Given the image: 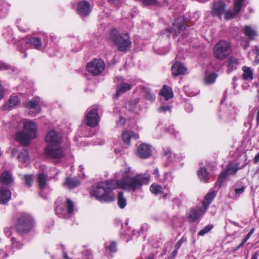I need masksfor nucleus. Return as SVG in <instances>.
Instances as JSON below:
<instances>
[{"instance_id":"obj_1","label":"nucleus","mask_w":259,"mask_h":259,"mask_svg":"<svg viewBox=\"0 0 259 259\" xmlns=\"http://www.w3.org/2000/svg\"><path fill=\"white\" fill-rule=\"evenodd\" d=\"M131 168L126 167L115 174V180L101 182L93 185L90 194L102 203H109L114 201L112 191L117 188H122L129 191H135L142 185L148 184L150 175L144 174L131 177Z\"/></svg>"},{"instance_id":"obj_2","label":"nucleus","mask_w":259,"mask_h":259,"mask_svg":"<svg viewBox=\"0 0 259 259\" xmlns=\"http://www.w3.org/2000/svg\"><path fill=\"white\" fill-rule=\"evenodd\" d=\"M45 140L48 143L45 153L50 159H60L64 157V152L60 146L62 135L52 130L47 134Z\"/></svg>"},{"instance_id":"obj_3","label":"nucleus","mask_w":259,"mask_h":259,"mask_svg":"<svg viewBox=\"0 0 259 259\" xmlns=\"http://www.w3.org/2000/svg\"><path fill=\"white\" fill-rule=\"evenodd\" d=\"M24 131L17 132L15 135V140L24 145H28L31 139L37 136V126L36 123L30 120H24L23 121Z\"/></svg>"},{"instance_id":"obj_4","label":"nucleus","mask_w":259,"mask_h":259,"mask_svg":"<svg viewBox=\"0 0 259 259\" xmlns=\"http://www.w3.org/2000/svg\"><path fill=\"white\" fill-rule=\"evenodd\" d=\"M33 226L34 220L30 214L24 212L17 213L15 229L19 234L29 232Z\"/></svg>"},{"instance_id":"obj_5","label":"nucleus","mask_w":259,"mask_h":259,"mask_svg":"<svg viewBox=\"0 0 259 259\" xmlns=\"http://www.w3.org/2000/svg\"><path fill=\"white\" fill-rule=\"evenodd\" d=\"M110 39L117 46L119 51L125 53L131 47V41L127 33L119 34L116 29H112L109 34Z\"/></svg>"},{"instance_id":"obj_6","label":"nucleus","mask_w":259,"mask_h":259,"mask_svg":"<svg viewBox=\"0 0 259 259\" xmlns=\"http://www.w3.org/2000/svg\"><path fill=\"white\" fill-rule=\"evenodd\" d=\"M48 42V37L47 35L42 34L39 37H32L27 40L24 44V47L19 46V51L23 53L25 49L34 48L37 50H41L47 48Z\"/></svg>"},{"instance_id":"obj_7","label":"nucleus","mask_w":259,"mask_h":259,"mask_svg":"<svg viewBox=\"0 0 259 259\" xmlns=\"http://www.w3.org/2000/svg\"><path fill=\"white\" fill-rule=\"evenodd\" d=\"M230 43L225 40H221L215 44L213 48V54L217 59L223 60L230 53Z\"/></svg>"},{"instance_id":"obj_8","label":"nucleus","mask_w":259,"mask_h":259,"mask_svg":"<svg viewBox=\"0 0 259 259\" xmlns=\"http://www.w3.org/2000/svg\"><path fill=\"white\" fill-rule=\"evenodd\" d=\"M75 210L73 202L69 198H67L65 205L64 207L58 206L55 211L56 214L60 218L69 219L72 217Z\"/></svg>"},{"instance_id":"obj_9","label":"nucleus","mask_w":259,"mask_h":259,"mask_svg":"<svg viewBox=\"0 0 259 259\" xmlns=\"http://www.w3.org/2000/svg\"><path fill=\"white\" fill-rule=\"evenodd\" d=\"M247 162L244 163L239 168V163L234 164L232 162L229 163L227 165L226 170L223 171L220 175L216 183V185H218L219 187H220L224 180L226 179L228 176L235 175L239 168L241 169L244 168Z\"/></svg>"},{"instance_id":"obj_10","label":"nucleus","mask_w":259,"mask_h":259,"mask_svg":"<svg viewBox=\"0 0 259 259\" xmlns=\"http://www.w3.org/2000/svg\"><path fill=\"white\" fill-rule=\"evenodd\" d=\"M105 68V64L101 59H95L88 63L87 65L88 71L94 75L100 74Z\"/></svg>"},{"instance_id":"obj_11","label":"nucleus","mask_w":259,"mask_h":259,"mask_svg":"<svg viewBox=\"0 0 259 259\" xmlns=\"http://www.w3.org/2000/svg\"><path fill=\"white\" fill-rule=\"evenodd\" d=\"M87 124L91 127L97 126L99 121L98 108L94 106L87 110L86 115Z\"/></svg>"},{"instance_id":"obj_12","label":"nucleus","mask_w":259,"mask_h":259,"mask_svg":"<svg viewBox=\"0 0 259 259\" xmlns=\"http://www.w3.org/2000/svg\"><path fill=\"white\" fill-rule=\"evenodd\" d=\"M207 210L202 206L191 208L188 212V219L190 223L199 221Z\"/></svg>"},{"instance_id":"obj_13","label":"nucleus","mask_w":259,"mask_h":259,"mask_svg":"<svg viewBox=\"0 0 259 259\" xmlns=\"http://www.w3.org/2000/svg\"><path fill=\"white\" fill-rule=\"evenodd\" d=\"M40 98L38 97H34L30 101L25 104V107L29 110V114L32 116H35L41 110Z\"/></svg>"},{"instance_id":"obj_14","label":"nucleus","mask_w":259,"mask_h":259,"mask_svg":"<svg viewBox=\"0 0 259 259\" xmlns=\"http://www.w3.org/2000/svg\"><path fill=\"white\" fill-rule=\"evenodd\" d=\"M92 11V7L90 3L82 0L78 2L76 5V13L81 18L89 16Z\"/></svg>"},{"instance_id":"obj_15","label":"nucleus","mask_w":259,"mask_h":259,"mask_svg":"<svg viewBox=\"0 0 259 259\" xmlns=\"http://www.w3.org/2000/svg\"><path fill=\"white\" fill-rule=\"evenodd\" d=\"M226 4L222 0H214L211 7V13L213 16L221 18L225 12Z\"/></svg>"},{"instance_id":"obj_16","label":"nucleus","mask_w":259,"mask_h":259,"mask_svg":"<svg viewBox=\"0 0 259 259\" xmlns=\"http://www.w3.org/2000/svg\"><path fill=\"white\" fill-rule=\"evenodd\" d=\"M152 153L150 145L143 143L137 148V155L141 158L145 159L151 156Z\"/></svg>"},{"instance_id":"obj_17","label":"nucleus","mask_w":259,"mask_h":259,"mask_svg":"<svg viewBox=\"0 0 259 259\" xmlns=\"http://www.w3.org/2000/svg\"><path fill=\"white\" fill-rule=\"evenodd\" d=\"M20 99L18 96L12 95L10 99L3 106V110H10L20 104Z\"/></svg>"},{"instance_id":"obj_18","label":"nucleus","mask_w":259,"mask_h":259,"mask_svg":"<svg viewBox=\"0 0 259 259\" xmlns=\"http://www.w3.org/2000/svg\"><path fill=\"white\" fill-rule=\"evenodd\" d=\"M11 191L4 187H0V204L6 205L11 199Z\"/></svg>"},{"instance_id":"obj_19","label":"nucleus","mask_w":259,"mask_h":259,"mask_svg":"<svg viewBox=\"0 0 259 259\" xmlns=\"http://www.w3.org/2000/svg\"><path fill=\"white\" fill-rule=\"evenodd\" d=\"M181 21V19L178 18L175 20L171 30H170L167 29L168 32H174L176 35L180 33L184 29H185V24Z\"/></svg>"},{"instance_id":"obj_20","label":"nucleus","mask_w":259,"mask_h":259,"mask_svg":"<svg viewBox=\"0 0 259 259\" xmlns=\"http://www.w3.org/2000/svg\"><path fill=\"white\" fill-rule=\"evenodd\" d=\"M0 182L4 186H10L13 182L12 173L8 170L3 172L1 176Z\"/></svg>"},{"instance_id":"obj_21","label":"nucleus","mask_w":259,"mask_h":259,"mask_svg":"<svg viewBox=\"0 0 259 259\" xmlns=\"http://www.w3.org/2000/svg\"><path fill=\"white\" fill-rule=\"evenodd\" d=\"M171 71L174 75L178 76L185 74L187 69L183 64L177 62L172 66Z\"/></svg>"},{"instance_id":"obj_22","label":"nucleus","mask_w":259,"mask_h":259,"mask_svg":"<svg viewBox=\"0 0 259 259\" xmlns=\"http://www.w3.org/2000/svg\"><path fill=\"white\" fill-rule=\"evenodd\" d=\"M135 235L134 231H132L130 228L127 226V224L126 223L124 225H122L121 229L120 231V234L121 237L123 239H125L126 241H128L131 238V234Z\"/></svg>"},{"instance_id":"obj_23","label":"nucleus","mask_w":259,"mask_h":259,"mask_svg":"<svg viewBox=\"0 0 259 259\" xmlns=\"http://www.w3.org/2000/svg\"><path fill=\"white\" fill-rule=\"evenodd\" d=\"M122 139L123 143L127 146L130 144V140L132 139H137L139 138L137 134H135L133 132L125 131L122 135Z\"/></svg>"},{"instance_id":"obj_24","label":"nucleus","mask_w":259,"mask_h":259,"mask_svg":"<svg viewBox=\"0 0 259 259\" xmlns=\"http://www.w3.org/2000/svg\"><path fill=\"white\" fill-rule=\"evenodd\" d=\"M79 184L80 181L77 178L67 177L63 183V186L69 189H73Z\"/></svg>"},{"instance_id":"obj_25","label":"nucleus","mask_w":259,"mask_h":259,"mask_svg":"<svg viewBox=\"0 0 259 259\" xmlns=\"http://www.w3.org/2000/svg\"><path fill=\"white\" fill-rule=\"evenodd\" d=\"M216 193L214 191L209 192L205 196L202 203V207L207 210L210 204L215 197Z\"/></svg>"},{"instance_id":"obj_26","label":"nucleus","mask_w":259,"mask_h":259,"mask_svg":"<svg viewBox=\"0 0 259 259\" xmlns=\"http://www.w3.org/2000/svg\"><path fill=\"white\" fill-rule=\"evenodd\" d=\"M159 94L164 98L165 101H167L173 97V93L171 89L165 85H163Z\"/></svg>"},{"instance_id":"obj_27","label":"nucleus","mask_w":259,"mask_h":259,"mask_svg":"<svg viewBox=\"0 0 259 259\" xmlns=\"http://www.w3.org/2000/svg\"><path fill=\"white\" fill-rule=\"evenodd\" d=\"M242 71V77L244 80L251 81L253 79V70L251 68L247 66H243Z\"/></svg>"},{"instance_id":"obj_28","label":"nucleus","mask_w":259,"mask_h":259,"mask_svg":"<svg viewBox=\"0 0 259 259\" xmlns=\"http://www.w3.org/2000/svg\"><path fill=\"white\" fill-rule=\"evenodd\" d=\"M197 174L200 181L204 183L208 182L209 177L206 169L201 167L198 171Z\"/></svg>"},{"instance_id":"obj_29","label":"nucleus","mask_w":259,"mask_h":259,"mask_svg":"<svg viewBox=\"0 0 259 259\" xmlns=\"http://www.w3.org/2000/svg\"><path fill=\"white\" fill-rule=\"evenodd\" d=\"M131 89V85L127 83H122L120 84H118L117 85L116 95V96H120Z\"/></svg>"},{"instance_id":"obj_30","label":"nucleus","mask_w":259,"mask_h":259,"mask_svg":"<svg viewBox=\"0 0 259 259\" xmlns=\"http://www.w3.org/2000/svg\"><path fill=\"white\" fill-rule=\"evenodd\" d=\"M217 76V74L214 72H206L204 79L205 83L206 84H211L215 82Z\"/></svg>"},{"instance_id":"obj_31","label":"nucleus","mask_w":259,"mask_h":259,"mask_svg":"<svg viewBox=\"0 0 259 259\" xmlns=\"http://www.w3.org/2000/svg\"><path fill=\"white\" fill-rule=\"evenodd\" d=\"M16 24L18 29L22 32H25L30 29L29 24L24 20L17 19Z\"/></svg>"},{"instance_id":"obj_32","label":"nucleus","mask_w":259,"mask_h":259,"mask_svg":"<svg viewBox=\"0 0 259 259\" xmlns=\"http://www.w3.org/2000/svg\"><path fill=\"white\" fill-rule=\"evenodd\" d=\"M47 176L44 173H40L37 175V183L40 191H42L47 185Z\"/></svg>"},{"instance_id":"obj_33","label":"nucleus","mask_w":259,"mask_h":259,"mask_svg":"<svg viewBox=\"0 0 259 259\" xmlns=\"http://www.w3.org/2000/svg\"><path fill=\"white\" fill-rule=\"evenodd\" d=\"M10 5L5 1H0V18L5 17L8 14Z\"/></svg>"},{"instance_id":"obj_34","label":"nucleus","mask_w":259,"mask_h":259,"mask_svg":"<svg viewBox=\"0 0 259 259\" xmlns=\"http://www.w3.org/2000/svg\"><path fill=\"white\" fill-rule=\"evenodd\" d=\"M243 31L245 35L251 40L254 39L257 35L256 31L249 26H245L244 27Z\"/></svg>"},{"instance_id":"obj_35","label":"nucleus","mask_w":259,"mask_h":259,"mask_svg":"<svg viewBox=\"0 0 259 259\" xmlns=\"http://www.w3.org/2000/svg\"><path fill=\"white\" fill-rule=\"evenodd\" d=\"M18 159L22 163H27L29 161V158L28 152L26 149H22L19 151L18 155Z\"/></svg>"},{"instance_id":"obj_36","label":"nucleus","mask_w":259,"mask_h":259,"mask_svg":"<svg viewBox=\"0 0 259 259\" xmlns=\"http://www.w3.org/2000/svg\"><path fill=\"white\" fill-rule=\"evenodd\" d=\"M127 204L126 199L123 196V193L120 192L118 193L117 199V205L121 209L124 208Z\"/></svg>"},{"instance_id":"obj_37","label":"nucleus","mask_w":259,"mask_h":259,"mask_svg":"<svg viewBox=\"0 0 259 259\" xmlns=\"http://www.w3.org/2000/svg\"><path fill=\"white\" fill-rule=\"evenodd\" d=\"M164 131L165 132L169 133L170 135H173L175 138L179 139L180 138V134L179 131H176L173 126H168L164 128Z\"/></svg>"},{"instance_id":"obj_38","label":"nucleus","mask_w":259,"mask_h":259,"mask_svg":"<svg viewBox=\"0 0 259 259\" xmlns=\"http://www.w3.org/2000/svg\"><path fill=\"white\" fill-rule=\"evenodd\" d=\"M245 2H247V0H235L234 1V11L236 14H238L240 12L241 8L243 6V4Z\"/></svg>"},{"instance_id":"obj_39","label":"nucleus","mask_w":259,"mask_h":259,"mask_svg":"<svg viewBox=\"0 0 259 259\" xmlns=\"http://www.w3.org/2000/svg\"><path fill=\"white\" fill-rule=\"evenodd\" d=\"M238 64V60L234 57H230L228 60V69L232 71L236 68V65Z\"/></svg>"},{"instance_id":"obj_40","label":"nucleus","mask_w":259,"mask_h":259,"mask_svg":"<svg viewBox=\"0 0 259 259\" xmlns=\"http://www.w3.org/2000/svg\"><path fill=\"white\" fill-rule=\"evenodd\" d=\"M150 190L152 193L158 195L162 193L163 189L160 185L157 184H153L150 186Z\"/></svg>"},{"instance_id":"obj_41","label":"nucleus","mask_w":259,"mask_h":259,"mask_svg":"<svg viewBox=\"0 0 259 259\" xmlns=\"http://www.w3.org/2000/svg\"><path fill=\"white\" fill-rule=\"evenodd\" d=\"M254 228H252L250 231L247 233V234L246 235V236L244 237V238L242 240L241 243L237 246V249L241 248L244 246L245 243L246 242V241L249 239L250 236L252 235V234L254 232Z\"/></svg>"},{"instance_id":"obj_42","label":"nucleus","mask_w":259,"mask_h":259,"mask_svg":"<svg viewBox=\"0 0 259 259\" xmlns=\"http://www.w3.org/2000/svg\"><path fill=\"white\" fill-rule=\"evenodd\" d=\"M145 97L150 101H153L155 100L156 97L154 93L149 89H146L144 91Z\"/></svg>"},{"instance_id":"obj_43","label":"nucleus","mask_w":259,"mask_h":259,"mask_svg":"<svg viewBox=\"0 0 259 259\" xmlns=\"http://www.w3.org/2000/svg\"><path fill=\"white\" fill-rule=\"evenodd\" d=\"M11 241L12 242V246L13 248L17 249H20L22 248L23 243L20 241H17V239L15 237H12Z\"/></svg>"},{"instance_id":"obj_44","label":"nucleus","mask_w":259,"mask_h":259,"mask_svg":"<svg viewBox=\"0 0 259 259\" xmlns=\"http://www.w3.org/2000/svg\"><path fill=\"white\" fill-rule=\"evenodd\" d=\"M212 225H208L205 227V228L200 230L198 233V235L204 236L205 234L208 233L213 228Z\"/></svg>"},{"instance_id":"obj_45","label":"nucleus","mask_w":259,"mask_h":259,"mask_svg":"<svg viewBox=\"0 0 259 259\" xmlns=\"http://www.w3.org/2000/svg\"><path fill=\"white\" fill-rule=\"evenodd\" d=\"M138 102V101L137 100H135L133 102H128L126 105V107L128 108L130 110L134 111L137 108Z\"/></svg>"},{"instance_id":"obj_46","label":"nucleus","mask_w":259,"mask_h":259,"mask_svg":"<svg viewBox=\"0 0 259 259\" xmlns=\"http://www.w3.org/2000/svg\"><path fill=\"white\" fill-rule=\"evenodd\" d=\"M224 13L225 14V18L227 20L233 18L237 14L235 11L233 12L230 10L226 11Z\"/></svg>"},{"instance_id":"obj_47","label":"nucleus","mask_w":259,"mask_h":259,"mask_svg":"<svg viewBox=\"0 0 259 259\" xmlns=\"http://www.w3.org/2000/svg\"><path fill=\"white\" fill-rule=\"evenodd\" d=\"M173 179V177L170 172H165L164 174V178L163 180H160L161 182H164L166 181L171 182Z\"/></svg>"},{"instance_id":"obj_48","label":"nucleus","mask_w":259,"mask_h":259,"mask_svg":"<svg viewBox=\"0 0 259 259\" xmlns=\"http://www.w3.org/2000/svg\"><path fill=\"white\" fill-rule=\"evenodd\" d=\"M170 110L171 106L169 105L161 106L158 109V111L159 113H166L167 111L170 112Z\"/></svg>"},{"instance_id":"obj_49","label":"nucleus","mask_w":259,"mask_h":259,"mask_svg":"<svg viewBox=\"0 0 259 259\" xmlns=\"http://www.w3.org/2000/svg\"><path fill=\"white\" fill-rule=\"evenodd\" d=\"M25 184L30 187L32 182V177L31 175H25L24 177Z\"/></svg>"},{"instance_id":"obj_50","label":"nucleus","mask_w":259,"mask_h":259,"mask_svg":"<svg viewBox=\"0 0 259 259\" xmlns=\"http://www.w3.org/2000/svg\"><path fill=\"white\" fill-rule=\"evenodd\" d=\"M187 238L185 236H183L181 239L176 244L175 248L179 249L183 243L186 242Z\"/></svg>"},{"instance_id":"obj_51","label":"nucleus","mask_w":259,"mask_h":259,"mask_svg":"<svg viewBox=\"0 0 259 259\" xmlns=\"http://www.w3.org/2000/svg\"><path fill=\"white\" fill-rule=\"evenodd\" d=\"M157 0H142V3L144 6L153 5L156 4Z\"/></svg>"},{"instance_id":"obj_52","label":"nucleus","mask_w":259,"mask_h":259,"mask_svg":"<svg viewBox=\"0 0 259 259\" xmlns=\"http://www.w3.org/2000/svg\"><path fill=\"white\" fill-rule=\"evenodd\" d=\"M184 90H185V92L186 95H187L188 96H190V97L194 96L199 93L198 91H196V92L191 91H190L189 89L187 87H185L184 88Z\"/></svg>"},{"instance_id":"obj_53","label":"nucleus","mask_w":259,"mask_h":259,"mask_svg":"<svg viewBox=\"0 0 259 259\" xmlns=\"http://www.w3.org/2000/svg\"><path fill=\"white\" fill-rule=\"evenodd\" d=\"M108 249L110 252H115L116 251V244L115 242H112L108 246Z\"/></svg>"},{"instance_id":"obj_54","label":"nucleus","mask_w":259,"mask_h":259,"mask_svg":"<svg viewBox=\"0 0 259 259\" xmlns=\"http://www.w3.org/2000/svg\"><path fill=\"white\" fill-rule=\"evenodd\" d=\"M257 54L259 55V48H258L257 47H255L253 49L252 51L248 53V56L251 59V56Z\"/></svg>"},{"instance_id":"obj_55","label":"nucleus","mask_w":259,"mask_h":259,"mask_svg":"<svg viewBox=\"0 0 259 259\" xmlns=\"http://www.w3.org/2000/svg\"><path fill=\"white\" fill-rule=\"evenodd\" d=\"M4 233L7 237H10L12 234V228L10 227H6L4 229Z\"/></svg>"},{"instance_id":"obj_56","label":"nucleus","mask_w":259,"mask_h":259,"mask_svg":"<svg viewBox=\"0 0 259 259\" xmlns=\"http://www.w3.org/2000/svg\"><path fill=\"white\" fill-rule=\"evenodd\" d=\"M185 109L187 112L190 113L193 111V107L191 104L186 103L185 104Z\"/></svg>"},{"instance_id":"obj_57","label":"nucleus","mask_w":259,"mask_h":259,"mask_svg":"<svg viewBox=\"0 0 259 259\" xmlns=\"http://www.w3.org/2000/svg\"><path fill=\"white\" fill-rule=\"evenodd\" d=\"M244 191V187H241L239 188H235V196L237 197H238L241 194H242Z\"/></svg>"},{"instance_id":"obj_58","label":"nucleus","mask_w":259,"mask_h":259,"mask_svg":"<svg viewBox=\"0 0 259 259\" xmlns=\"http://www.w3.org/2000/svg\"><path fill=\"white\" fill-rule=\"evenodd\" d=\"M125 121L126 120L124 118L120 117L119 120L117 121V123H116L117 126L118 127H122L124 125V124L125 123Z\"/></svg>"},{"instance_id":"obj_59","label":"nucleus","mask_w":259,"mask_h":259,"mask_svg":"<svg viewBox=\"0 0 259 259\" xmlns=\"http://www.w3.org/2000/svg\"><path fill=\"white\" fill-rule=\"evenodd\" d=\"M5 96V89L4 87L0 83V100H1Z\"/></svg>"},{"instance_id":"obj_60","label":"nucleus","mask_w":259,"mask_h":259,"mask_svg":"<svg viewBox=\"0 0 259 259\" xmlns=\"http://www.w3.org/2000/svg\"><path fill=\"white\" fill-rule=\"evenodd\" d=\"M8 256L4 249H0V259H4Z\"/></svg>"},{"instance_id":"obj_61","label":"nucleus","mask_w":259,"mask_h":259,"mask_svg":"<svg viewBox=\"0 0 259 259\" xmlns=\"http://www.w3.org/2000/svg\"><path fill=\"white\" fill-rule=\"evenodd\" d=\"M9 68V66L2 62L0 61V70H7Z\"/></svg>"},{"instance_id":"obj_62","label":"nucleus","mask_w":259,"mask_h":259,"mask_svg":"<svg viewBox=\"0 0 259 259\" xmlns=\"http://www.w3.org/2000/svg\"><path fill=\"white\" fill-rule=\"evenodd\" d=\"M121 1L122 0H109V2L111 4L117 5L118 4L120 3Z\"/></svg>"},{"instance_id":"obj_63","label":"nucleus","mask_w":259,"mask_h":259,"mask_svg":"<svg viewBox=\"0 0 259 259\" xmlns=\"http://www.w3.org/2000/svg\"><path fill=\"white\" fill-rule=\"evenodd\" d=\"M255 119L257 125H259V106L257 108Z\"/></svg>"},{"instance_id":"obj_64","label":"nucleus","mask_w":259,"mask_h":259,"mask_svg":"<svg viewBox=\"0 0 259 259\" xmlns=\"http://www.w3.org/2000/svg\"><path fill=\"white\" fill-rule=\"evenodd\" d=\"M153 175H154L155 178L157 179L159 178V174L158 168H155L153 171Z\"/></svg>"}]
</instances>
